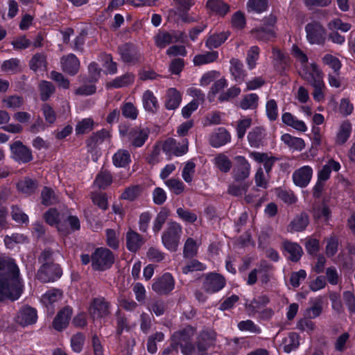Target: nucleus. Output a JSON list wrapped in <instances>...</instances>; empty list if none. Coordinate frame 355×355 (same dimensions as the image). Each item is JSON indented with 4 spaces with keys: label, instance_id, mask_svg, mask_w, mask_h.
Returning <instances> with one entry per match:
<instances>
[{
    "label": "nucleus",
    "instance_id": "obj_49",
    "mask_svg": "<svg viewBox=\"0 0 355 355\" xmlns=\"http://www.w3.org/2000/svg\"><path fill=\"white\" fill-rule=\"evenodd\" d=\"M259 97L256 94H250L243 97L240 106L243 110L255 109L258 105Z\"/></svg>",
    "mask_w": 355,
    "mask_h": 355
},
{
    "label": "nucleus",
    "instance_id": "obj_25",
    "mask_svg": "<svg viewBox=\"0 0 355 355\" xmlns=\"http://www.w3.org/2000/svg\"><path fill=\"white\" fill-rule=\"evenodd\" d=\"M62 68L66 73L75 75L80 67V62L73 54H69L61 59Z\"/></svg>",
    "mask_w": 355,
    "mask_h": 355
},
{
    "label": "nucleus",
    "instance_id": "obj_40",
    "mask_svg": "<svg viewBox=\"0 0 355 355\" xmlns=\"http://www.w3.org/2000/svg\"><path fill=\"white\" fill-rule=\"evenodd\" d=\"M229 37L228 32H221L210 35L206 41V46L209 49L217 48L224 43Z\"/></svg>",
    "mask_w": 355,
    "mask_h": 355
},
{
    "label": "nucleus",
    "instance_id": "obj_46",
    "mask_svg": "<svg viewBox=\"0 0 355 355\" xmlns=\"http://www.w3.org/2000/svg\"><path fill=\"white\" fill-rule=\"evenodd\" d=\"M352 131V125L348 122H344L341 124L336 136V144H343L349 137Z\"/></svg>",
    "mask_w": 355,
    "mask_h": 355
},
{
    "label": "nucleus",
    "instance_id": "obj_23",
    "mask_svg": "<svg viewBox=\"0 0 355 355\" xmlns=\"http://www.w3.org/2000/svg\"><path fill=\"white\" fill-rule=\"evenodd\" d=\"M249 156L256 162L263 164L264 168L267 173H269L277 159L275 157L269 155L267 153L259 152H250Z\"/></svg>",
    "mask_w": 355,
    "mask_h": 355
},
{
    "label": "nucleus",
    "instance_id": "obj_19",
    "mask_svg": "<svg viewBox=\"0 0 355 355\" xmlns=\"http://www.w3.org/2000/svg\"><path fill=\"white\" fill-rule=\"evenodd\" d=\"M230 134L223 128L215 130L209 137V143L214 148H219L230 142Z\"/></svg>",
    "mask_w": 355,
    "mask_h": 355
},
{
    "label": "nucleus",
    "instance_id": "obj_48",
    "mask_svg": "<svg viewBox=\"0 0 355 355\" xmlns=\"http://www.w3.org/2000/svg\"><path fill=\"white\" fill-rule=\"evenodd\" d=\"M168 216L169 211L166 208H162L157 214L153 222V230L154 232L157 233L159 232Z\"/></svg>",
    "mask_w": 355,
    "mask_h": 355
},
{
    "label": "nucleus",
    "instance_id": "obj_33",
    "mask_svg": "<svg viewBox=\"0 0 355 355\" xmlns=\"http://www.w3.org/2000/svg\"><path fill=\"white\" fill-rule=\"evenodd\" d=\"M143 240L140 235L130 230L126 234V245L131 252H136L142 245Z\"/></svg>",
    "mask_w": 355,
    "mask_h": 355
},
{
    "label": "nucleus",
    "instance_id": "obj_2",
    "mask_svg": "<svg viewBox=\"0 0 355 355\" xmlns=\"http://www.w3.org/2000/svg\"><path fill=\"white\" fill-rule=\"evenodd\" d=\"M194 334V329L191 326L186 327L182 331L175 332L172 336L171 347L164 349V354H168L172 350H176L180 345L184 355H205L207 347L214 343L215 334L212 331H205L200 335V340L197 349L193 347L189 340Z\"/></svg>",
    "mask_w": 355,
    "mask_h": 355
},
{
    "label": "nucleus",
    "instance_id": "obj_4",
    "mask_svg": "<svg viewBox=\"0 0 355 355\" xmlns=\"http://www.w3.org/2000/svg\"><path fill=\"white\" fill-rule=\"evenodd\" d=\"M114 260L112 252L104 248H97L92 255V266L97 270H105L110 268Z\"/></svg>",
    "mask_w": 355,
    "mask_h": 355
},
{
    "label": "nucleus",
    "instance_id": "obj_63",
    "mask_svg": "<svg viewBox=\"0 0 355 355\" xmlns=\"http://www.w3.org/2000/svg\"><path fill=\"white\" fill-rule=\"evenodd\" d=\"M338 239L336 236H331L327 239L326 254L328 257H332L338 251Z\"/></svg>",
    "mask_w": 355,
    "mask_h": 355
},
{
    "label": "nucleus",
    "instance_id": "obj_26",
    "mask_svg": "<svg viewBox=\"0 0 355 355\" xmlns=\"http://www.w3.org/2000/svg\"><path fill=\"white\" fill-rule=\"evenodd\" d=\"M182 101V96L175 88H169L166 94L165 107L167 110L177 109Z\"/></svg>",
    "mask_w": 355,
    "mask_h": 355
},
{
    "label": "nucleus",
    "instance_id": "obj_16",
    "mask_svg": "<svg viewBox=\"0 0 355 355\" xmlns=\"http://www.w3.org/2000/svg\"><path fill=\"white\" fill-rule=\"evenodd\" d=\"M225 285V279L218 274L207 275L204 282V288L209 293H215L221 290Z\"/></svg>",
    "mask_w": 355,
    "mask_h": 355
},
{
    "label": "nucleus",
    "instance_id": "obj_17",
    "mask_svg": "<svg viewBox=\"0 0 355 355\" xmlns=\"http://www.w3.org/2000/svg\"><path fill=\"white\" fill-rule=\"evenodd\" d=\"M37 318L36 310L30 306H25L19 311L16 321L21 326H27L34 324Z\"/></svg>",
    "mask_w": 355,
    "mask_h": 355
},
{
    "label": "nucleus",
    "instance_id": "obj_58",
    "mask_svg": "<svg viewBox=\"0 0 355 355\" xmlns=\"http://www.w3.org/2000/svg\"><path fill=\"white\" fill-rule=\"evenodd\" d=\"M165 184L170 191L178 195L182 193L184 189V185L182 182L178 179L171 178L165 181Z\"/></svg>",
    "mask_w": 355,
    "mask_h": 355
},
{
    "label": "nucleus",
    "instance_id": "obj_31",
    "mask_svg": "<svg viewBox=\"0 0 355 355\" xmlns=\"http://www.w3.org/2000/svg\"><path fill=\"white\" fill-rule=\"evenodd\" d=\"M230 73L234 80L239 83H241L245 77V72L243 69V64L236 58L230 60Z\"/></svg>",
    "mask_w": 355,
    "mask_h": 355
},
{
    "label": "nucleus",
    "instance_id": "obj_32",
    "mask_svg": "<svg viewBox=\"0 0 355 355\" xmlns=\"http://www.w3.org/2000/svg\"><path fill=\"white\" fill-rule=\"evenodd\" d=\"M207 7L212 13L220 16L225 15L230 9L228 5L221 0H209Z\"/></svg>",
    "mask_w": 355,
    "mask_h": 355
},
{
    "label": "nucleus",
    "instance_id": "obj_55",
    "mask_svg": "<svg viewBox=\"0 0 355 355\" xmlns=\"http://www.w3.org/2000/svg\"><path fill=\"white\" fill-rule=\"evenodd\" d=\"M4 106L7 108L16 110L24 104L23 98L18 96H10L3 99Z\"/></svg>",
    "mask_w": 355,
    "mask_h": 355
},
{
    "label": "nucleus",
    "instance_id": "obj_9",
    "mask_svg": "<svg viewBox=\"0 0 355 355\" xmlns=\"http://www.w3.org/2000/svg\"><path fill=\"white\" fill-rule=\"evenodd\" d=\"M109 309V303L103 297H96L92 301L88 311L94 319H98L108 315Z\"/></svg>",
    "mask_w": 355,
    "mask_h": 355
},
{
    "label": "nucleus",
    "instance_id": "obj_29",
    "mask_svg": "<svg viewBox=\"0 0 355 355\" xmlns=\"http://www.w3.org/2000/svg\"><path fill=\"white\" fill-rule=\"evenodd\" d=\"M311 306L306 309L305 316L308 318H315L320 315L322 310L323 298L318 296L310 299Z\"/></svg>",
    "mask_w": 355,
    "mask_h": 355
},
{
    "label": "nucleus",
    "instance_id": "obj_61",
    "mask_svg": "<svg viewBox=\"0 0 355 355\" xmlns=\"http://www.w3.org/2000/svg\"><path fill=\"white\" fill-rule=\"evenodd\" d=\"M121 111L123 115L127 119L135 120L138 116V110L132 103H125L121 107Z\"/></svg>",
    "mask_w": 355,
    "mask_h": 355
},
{
    "label": "nucleus",
    "instance_id": "obj_41",
    "mask_svg": "<svg viewBox=\"0 0 355 355\" xmlns=\"http://www.w3.org/2000/svg\"><path fill=\"white\" fill-rule=\"evenodd\" d=\"M36 187V182L28 178H25L17 184L18 191L24 195L31 194L35 191Z\"/></svg>",
    "mask_w": 355,
    "mask_h": 355
},
{
    "label": "nucleus",
    "instance_id": "obj_21",
    "mask_svg": "<svg viewBox=\"0 0 355 355\" xmlns=\"http://www.w3.org/2000/svg\"><path fill=\"white\" fill-rule=\"evenodd\" d=\"M71 315L72 309L69 307H64L60 310L53 322V328L58 331L65 329L69 324Z\"/></svg>",
    "mask_w": 355,
    "mask_h": 355
},
{
    "label": "nucleus",
    "instance_id": "obj_8",
    "mask_svg": "<svg viewBox=\"0 0 355 355\" xmlns=\"http://www.w3.org/2000/svg\"><path fill=\"white\" fill-rule=\"evenodd\" d=\"M234 159L236 164L232 171L233 178L236 182H245L250 174V164L243 156H236Z\"/></svg>",
    "mask_w": 355,
    "mask_h": 355
},
{
    "label": "nucleus",
    "instance_id": "obj_53",
    "mask_svg": "<svg viewBox=\"0 0 355 355\" xmlns=\"http://www.w3.org/2000/svg\"><path fill=\"white\" fill-rule=\"evenodd\" d=\"M31 69L35 71H44L46 69V58L42 54H37L30 62Z\"/></svg>",
    "mask_w": 355,
    "mask_h": 355
},
{
    "label": "nucleus",
    "instance_id": "obj_52",
    "mask_svg": "<svg viewBox=\"0 0 355 355\" xmlns=\"http://www.w3.org/2000/svg\"><path fill=\"white\" fill-rule=\"evenodd\" d=\"M44 219L46 223L51 226H55L57 229L58 226L62 223L59 213L53 209H50L45 213Z\"/></svg>",
    "mask_w": 355,
    "mask_h": 355
},
{
    "label": "nucleus",
    "instance_id": "obj_37",
    "mask_svg": "<svg viewBox=\"0 0 355 355\" xmlns=\"http://www.w3.org/2000/svg\"><path fill=\"white\" fill-rule=\"evenodd\" d=\"M313 216L317 221L328 222L331 217V211L325 205H319L313 207Z\"/></svg>",
    "mask_w": 355,
    "mask_h": 355
},
{
    "label": "nucleus",
    "instance_id": "obj_47",
    "mask_svg": "<svg viewBox=\"0 0 355 355\" xmlns=\"http://www.w3.org/2000/svg\"><path fill=\"white\" fill-rule=\"evenodd\" d=\"M249 186L247 182H236L229 186L228 192L231 195L240 196L246 192Z\"/></svg>",
    "mask_w": 355,
    "mask_h": 355
},
{
    "label": "nucleus",
    "instance_id": "obj_51",
    "mask_svg": "<svg viewBox=\"0 0 355 355\" xmlns=\"http://www.w3.org/2000/svg\"><path fill=\"white\" fill-rule=\"evenodd\" d=\"M275 195L287 204H293L297 201V198L291 191L284 190L281 188L275 189Z\"/></svg>",
    "mask_w": 355,
    "mask_h": 355
},
{
    "label": "nucleus",
    "instance_id": "obj_50",
    "mask_svg": "<svg viewBox=\"0 0 355 355\" xmlns=\"http://www.w3.org/2000/svg\"><path fill=\"white\" fill-rule=\"evenodd\" d=\"M155 44L161 49L166 47L167 45L175 42L177 40L168 33H159L155 37Z\"/></svg>",
    "mask_w": 355,
    "mask_h": 355
},
{
    "label": "nucleus",
    "instance_id": "obj_20",
    "mask_svg": "<svg viewBox=\"0 0 355 355\" xmlns=\"http://www.w3.org/2000/svg\"><path fill=\"white\" fill-rule=\"evenodd\" d=\"M121 58L124 62L135 64L140 59V54L134 46L125 44L120 46Z\"/></svg>",
    "mask_w": 355,
    "mask_h": 355
},
{
    "label": "nucleus",
    "instance_id": "obj_42",
    "mask_svg": "<svg viewBox=\"0 0 355 355\" xmlns=\"http://www.w3.org/2000/svg\"><path fill=\"white\" fill-rule=\"evenodd\" d=\"M309 221V216L306 213H302L292 220L290 224V230L295 232L302 231L308 225Z\"/></svg>",
    "mask_w": 355,
    "mask_h": 355
},
{
    "label": "nucleus",
    "instance_id": "obj_45",
    "mask_svg": "<svg viewBox=\"0 0 355 355\" xmlns=\"http://www.w3.org/2000/svg\"><path fill=\"white\" fill-rule=\"evenodd\" d=\"M263 138V131L259 128L253 129L248 135L249 144L253 148H259L262 143Z\"/></svg>",
    "mask_w": 355,
    "mask_h": 355
},
{
    "label": "nucleus",
    "instance_id": "obj_12",
    "mask_svg": "<svg viewBox=\"0 0 355 355\" xmlns=\"http://www.w3.org/2000/svg\"><path fill=\"white\" fill-rule=\"evenodd\" d=\"M174 287V279L168 272L157 279L152 285L153 290L158 294H166L173 290Z\"/></svg>",
    "mask_w": 355,
    "mask_h": 355
},
{
    "label": "nucleus",
    "instance_id": "obj_62",
    "mask_svg": "<svg viewBox=\"0 0 355 355\" xmlns=\"http://www.w3.org/2000/svg\"><path fill=\"white\" fill-rule=\"evenodd\" d=\"M57 201V197L54 191L49 188L44 187L42 191V202L45 205H50Z\"/></svg>",
    "mask_w": 355,
    "mask_h": 355
},
{
    "label": "nucleus",
    "instance_id": "obj_18",
    "mask_svg": "<svg viewBox=\"0 0 355 355\" xmlns=\"http://www.w3.org/2000/svg\"><path fill=\"white\" fill-rule=\"evenodd\" d=\"M80 228V220L76 216L70 215L58 226V231L62 235H67Z\"/></svg>",
    "mask_w": 355,
    "mask_h": 355
},
{
    "label": "nucleus",
    "instance_id": "obj_39",
    "mask_svg": "<svg viewBox=\"0 0 355 355\" xmlns=\"http://www.w3.org/2000/svg\"><path fill=\"white\" fill-rule=\"evenodd\" d=\"M268 0H248L247 10L249 12L260 14L267 10Z\"/></svg>",
    "mask_w": 355,
    "mask_h": 355
},
{
    "label": "nucleus",
    "instance_id": "obj_11",
    "mask_svg": "<svg viewBox=\"0 0 355 355\" xmlns=\"http://www.w3.org/2000/svg\"><path fill=\"white\" fill-rule=\"evenodd\" d=\"M313 174V170L311 166L308 165L301 166L292 175L293 183L297 187L304 188L310 183Z\"/></svg>",
    "mask_w": 355,
    "mask_h": 355
},
{
    "label": "nucleus",
    "instance_id": "obj_5",
    "mask_svg": "<svg viewBox=\"0 0 355 355\" xmlns=\"http://www.w3.org/2000/svg\"><path fill=\"white\" fill-rule=\"evenodd\" d=\"M277 17L273 15H270L266 17L263 26L256 28L253 31V34L258 40L267 41L275 37V24Z\"/></svg>",
    "mask_w": 355,
    "mask_h": 355
},
{
    "label": "nucleus",
    "instance_id": "obj_28",
    "mask_svg": "<svg viewBox=\"0 0 355 355\" xmlns=\"http://www.w3.org/2000/svg\"><path fill=\"white\" fill-rule=\"evenodd\" d=\"M340 168L339 162L331 159L318 172V179L319 181H327L329 178L332 171H338Z\"/></svg>",
    "mask_w": 355,
    "mask_h": 355
},
{
    "label": "nucleus",
    "instance_id": "obj_3",
    "mask_svg": "<svg viewBox=\"0 0 355 355\" xmlns=\"http://www.w3.org/2000/svg\"><path fill=\"white\" fill-rule=\"evenodd\" d=\"M182 234V229L180 224L176 222L168 223L166 229L162 236V241L164 246L170 251H176Z\"/></svg>",
    "mask_w": 355,
    "mask_h": 355
},
{
    "label": "nucleus",
    "instance_id": "obj_13",
    "mask_svg": "<svg viewBox=\"0 0 355 355\" xmlns=\"http://www.w3.org/2000/svg\"><path fill=\"white\" fill-rule=\"evenodd\" d=\"M62 293L59 289H51L46 291L41 297V303L49 312L52 314L54 311V308L58 305V302L62 300Z\"/></svg>",
    "mask_w": 355,
    "mask_h": 355
},
{
    "label": "nucleus",
    "instance_id": "obj_54",
    "mask_svg": "<svg viewBox=\"0 0 355 355\" xmlns=\"http://www.w3.org/2000/svg\"><path fill=\"white\" fill-rule=\"evenodd\" d=\"M196 164L190 160L185 163L184 166L182 169V177L183 180L187 182H191L195 173Z\"/></svg>",
    "mask_w": 355,
    "mask_h": 355
},
{
    "label": "nucleus",
    "instance_id": "obj_22",
    "mask_svg": "<svg viewBox=\"0 0 355 355\" xmlns=\"http://www.w3.org/2000/svg\"><path fill=\"white\" fill-rule=\"evenodd\" d=\"M111 137L110 130L103 129L92 135L87 140V146L89 150H94L104 142H109Z\"/></svg>",
    "mask_w": 355,
    "mask_h": 355
},
{
    "label": "nucleus",
    "instance_id": "obj_56",
    "mask_svg": "<svg viewBox=\"0 0 355 355\" xmlns=\"http://www.w3.org/2000/svg\"><path fill=\"white\" fill-rule=\"evenodd\" d=\"M41 99L46 101L54 92L55 88L51 83L43 80L39 85Z\"/></svg>",
    "mask_w": 355,
    "mask_h": 355
},
{
    "label": "nucleus",
    "instance_id": "obj_64",
    "mask_svg": "<svg viewBox=\"0 0 355 355\" xmlns=\"http://www.w3.org/2000/svg\"><path fill=\"white\" fill-rule=\"evenodd\" d=\"M112 182V175L109 172L100 173L95 180V184L101 189H105Z\"/></svg>",
    "mask_w": 355,
    "mask_h": 355
},
{
    "label": "nucleus",
    "instance_id": "obj_15",
    "mask_svg": "<svg viewBox=\"0 0 355 355\" xmlns=\"http://www.w3.org/2000/svg\"><path fill=\"white\" fill-rule=\"evenodd\" d=\"M10 150L13 158L18 162L26 163L33 159L31 150L19 141H17L10 145Z\"/></svg>",
    "mask_w": 355,
    "mask_h": 355
},
{
    "label": "nucleus",
    "instance_id": "obj_35",
    "mask_svg": "<svg viewBox=\"0 0 355 355\" xmlns=\"http://www.w3.org/2000/svg\"><path fill=\"white\" fill-rule=\"evenodd\" d=\"M112 161L116 167H125L131 162L130 154L127 150L120 149L114 154Z\"/></svg>",
    "mask_w": 355,
    "mask_h": 355
},
{
    "label": "nucleus",
    "instance_id": "obj_10",
    "mask_svg": "<svg viewBox=\"0 0 355 355\" xmlns=\"http://www.w3.org/2000/svg\"><path fill=\"white\" fill-rule=\"evenodd\" d=\"M150 129L147 127L135 126L130 129L128 137L131 145L135 148L141 147L148 138Z\"/></svg>",
    "mask_w": 355,
    "mask_h": 355
},
{
    "label": "nucleus",
    "instance_id": "obj_57",
    "mask_svg": "<svg viewBox=\"0 0 355 355\" xmlns=\"http://www.w3.org/2000/svg\"><path fill=\"white\" fill-rule=\"evenodd\" d=\"M270 175L267 172H263L262 168H259L254 176L256 185L261 188H267Z\"/></svg>",
    "mask_w": 355,
    "mask_h": 355
},
{
    "label": "nucleus",
    "instance_id": "obj_38",
    "mask_svg": "<svg viewBox=\"0 0 355 355\" xmlns=\"http://www.w3.org/2000/svg\"><path fill=\"white\" fill-rule=\"evenodd\" d=\"M299 345V336L296 333H291L283 339L282 343L284 351L286 353H290L291 351L297 349Z\"/></svg>",
    "mask_w": 355,
    "mask_h": 355
},
{
    "label": "nucleus",
    "instance_id": "obj_44",
    "mask_svg": "<svg viewBox=\"0 0 355 355\" xmlns=\"http://www.w3.org/2000/svg\"><path fill=\"white\" fill-rule=\"evenodd\" d=\"M212 162L217 168L223 173H227L232 167V162L228 157L222 153L217 155Z\"/></svg>",
    "mask_w": 355,
    "mask_h": 355
},
{
    "label": "nucleus",
    "instance_id": "obj_43",
    "mask_svg": "<svg viewBox=\"0 0 355 355\" xmlns=\"http://www.w3.org/2000/svg\"><path fill=\"white\" fill-rule=\"evenodd\" d=\"M284 249L288 254V258L293 261H298L302 254V248L295 243L286 242Z\"/></svg>",
    "mask_w": 355,
    "mask_h": 355
},
{
    "label": "nucleus",
    "instance_id": "obj_34",
    "mask_svg": "<svg viewBox=\"0 0 355 355\" xmlns=\"http://www.w3.org/2000/svg\"><path fill=\"white\" fill-rule=\"evenodd\" d=\"M218 58V51H209L195 55L193 62L194 65L200 66L214 62Z\"/></svg>",
    "mask_w": 355,
    "mask_h": 355
},
{
    "label": "nucleus",
    "instance_id": "obj_1",
    "mask_svg": "<svg viewBox=\"0 0 355 355\" xmlns=\"http://www.w3.org/2000/svg\"><path fill=\"white\" fill-rule=\"evenodd\" d=\"M23 284L19 270L12 259L0 260V301L16 300L21 296Z\"/></svg>",
    "mask_w": 355,
    "mask_h": 355
},
{
    "label": "nucleus",
    "instance_id": "obj_59",
    "mask_svg": "<svg viewBox=\"0 0 355 355\" xmlns=\"http://www.w3.org/2000/svg\"><path fill=\"white\" fill-rule=\"evenodd\" d=\"M1 69L10 73H16L20 69L19 60L15 58L6 60L1 65Z\"/></svg>",
    "mask_w": 355,
    "mask_h": 355
},
{
    "label": "nucleus",
    "instance_id": "obj_7",
    "mask_svg": "<svg viewBox=\"0 0 355 355\" xmlns=\"http://www.w3.org/2000/svg\"><path fill=\"white\" fill-rule=\"evenodd\" d=\"M298 73L303 79L308 81L311 85H315L318 87L320 83L323 81L321 71L314 63L300 67Z\"/></svg>",
    "mask_w": 355,
    "mask_h": 355
},
{
    "label": "nucleus",
    "instance_id": "obj_14",
    "mask_svg": "<svg viewBox=\"0 0 355 355\" xmlns=\"http://www.w3.org/2000/svg\"><path fill=\"white\" fill-rule=\"evenodd\" d=\"M306 37L311 44H320L325 40V32L318 23H310L306 26Z\"/></svg>",
    "mask_w": 355,
    "mask_h": 355
},
{
    "label": "nucleus",
    "instance_id": "obj_27",
    "mask_svg": "<svg viewBox=\"0 0 355 355\" xmlns=\"http://www.w3.org/2000/svg\"><path fill=\"white\" fill-rule=\"evenodd\" d=\"M282 122L286 125L291 126L297 131L304 132L307 130V126L305 123L299 120L290 112H285L282 116Z\"/></svg>",
    "mask_w": 355,
    "mask_h": 355
},
{
    "label": "nucleus",
    "instance_id": "obj_36",
    "mask_svg": "<svg viewBox=\"0 0 355 355\" xmlns=\"http://www.w3.org/2000/svg\"><path fill=\"white\" fill-rule=\"evenodd\" d=\"M178 5L176 15L184 21H190L192 19L189 18L185 11H187L193 5V0H175Z\"/></svg>",
    "mask_w": 355,
    "mask_h": 355
},
{
    "label": "nucleus",
    "instance_id": "obj_24",
    "mask_svg": "<svg viewBox=\"0 0 355 355\" xmlns=\"http://www.w3.org/2000/svg\"><path fill=\"white\" fill-rule=\"evenodd\" d=\"M281 141L292 151H302L305 148L303 139L288 133L282 135Z\"/></svg>",
    "mask_w": 355,
    "mask_h": 355
},
{
    "label": "nucleus",
    "instance_id": "obj_6",
    "mask_svg": "<svg viewBox=\"0 0 355 355\" xmlns=\"http://www.w3.org/2000/svg\"><path fill=\"white\" fill-rule=\"evenodd\" d=\"M62 274V272L59 265L47 262L40 268L37 277L41 282L47 283L58 279Z\"/></svg>",
    "mask_w": 355,
    "mask_h": 355
},
{
    "label": "nucleus",
    "instance_id": "obj_30",
    "mask_svg": "<svg viewBox=\"0 0 355 355\" xmlns=\"http://www.w3.org/2000/svg\"><path fill=\"white\" fill-rule=\"evenodd\" d=\"M142 103L145 110L150 112H155L159 107L157 98L150 90H146L143 94Z\"/></svg>",
    "mask_w": 355,
    "mask_h": 355
},
{
    "label": "nucleus",
    "instance_id": "obj_60",
    "mask_svg": "<svg viewBox=\"0 0 355 355\" xmlns=\"http://www.w3.org/2000/svg\"><path fill=\"white\" fill-rule=\"evenodd\" d=\"M134 76L131 73L125 74L121 77L115 78L111 83L114 87H122L128 86L134 82Z\"/></svg>",
    "mask_w": 355,
    "mask_h": 355
}]
</instances>
